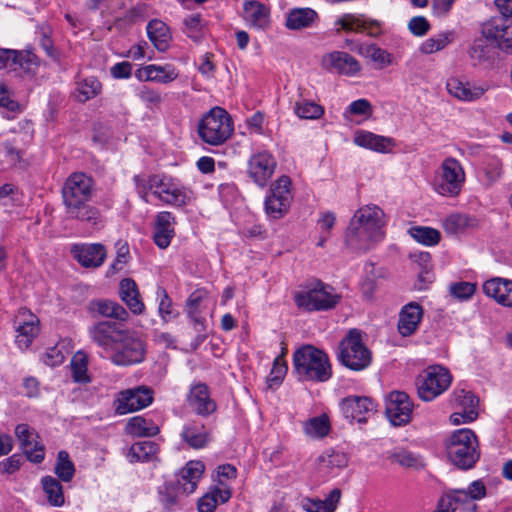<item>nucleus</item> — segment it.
Here are the masks:
<instances>
[{"instance_id": "24", "label": "nucleus", "mask_w": 512, "mask_h": 512, "mask_svg": "<svg viewBox=\"0 0 512 512\" xmlns=\"http://www.w3.org/2000/svg\"><path fill=\"white\" fill-rule=\"evenodd\" d=\"M482 289L487 297L493 298L499 305L512 308V280L492 278L484 282Z\"/></svg>"}, {"instance_id": "18", "label": "nucleus", "mask_w": 512, "mask_h": 512, "mask_svg": "<svg viewBox=\"0 0 512 512\" xmlns=\"http://www.w3.org/2000/svg\"><path fill=\"white\" fill-rule=\"evenodd\" d=\"M124 332L117 323L111 321H100L88 330L92 342L105 351H113Z\"/></svg>"}, {"instance_id": "13", "label": "nucleus", "mask_w": 512, "mask_h": 512, "mask_svg": "<svg viewBox=\"0 0 512 512\" xmlns=\"http://www.w3.org/2000/svg\"><path fill=\"white\" fill-rule=\"evenodd\" d=\"M481 32L485 39L495 41L500 49L512 53V18L493 17L483 23Z\"/></svg>"}, {"instance_id": "10", "label": "nucleus", "mask_w": 512, "mask_h": 512, "mask_svg": "<svg viewBox=\"0 0 512 512\" xmlns=\"http://www.w3.org/2000/svg\"><path fill=\"white\" fill-rule=\"evenodd\" d=\"M154 183V196L164 204L183 207L194 198L193 191L189 187L184 186L178 179L171 176L159 175Z\"/></svg>"}, {"instance_id": "38", "label": "nucleus", "mask_w": 512, "mask_h": 512, "mask_svg": "<svg viewBox=\"0 0 512 512\" xmlns=\"http://www.w3.org/2000/svg\"><path fill=\"white\" fill-rule=\"evenodd\" d=\"M316 11L311 8H294L287 13L286 27L301 30L310 27L317 19Z\"/></svg>"}, {"instance_id": "50", "label": "nucleus", "mask_w": 512, "mask_h": 512, "mask_svg": "<svg viewBox=\"0 0 512 512\" xmlns=\"http://www.w3.org/2000/svg\"><path fill=\"white\" fill-rule=\"evenodd\" d=\"M291 203L292 202L266 195L264 200V211L268 218L278 220L288 213Z\"/></svg>"}, {"instance_id": "34", "label": "nucleus", "mask_w": 512, "mask_h": 512, "mask_svg": "<svg viewBox=\"0 0 512 512\" xmlns=\"http://www.w3.org/2000/svg\"><path fill=\"white\" fill-rule=\"evenodd\" d=\"M35 55L29 51L0 48V69L28 68Z\"/></svg>"}, {"instance_id": "56", "label": "nucleus", "mask_w": 512, "mask_h": 512, "mask_svg": "<svg viewBox=\"0 0 512 512\" xmlns=\"http://www.w3.org/2000/svg\"><path fill=\"white\" fill-rule=\"evenodd\" d=\"M295 114L302 119H318L324 113V108L312 101H297L294 106Z\"/></svg>"}, {"instance_id": "49", "label": "nucleus", "mask_w": 512, "mask_h": 512, "mask_svg": "<svg viewBox=\"0 0 512 512\" xmlns=\"http://www.w3.org/2000/svg\"><path fill=\"white\" fill-rule=\"evenodd\" d=\"M291 203L292 202L266 195L264 200V211L268 218L278 220L288 213Z\"/></svg>"}, {"instance_id": "28", "label": "nucleus", "mask_w": 512, "mask_h": 512, "mask_svg": "<svg viewBox=\"0 0 512 512\" xmlns=\"http://www.w3.org/2000/svg\"><path fill=\"white\" fill-rule=\"evenodd\" d=\"M243 18L251 27L265 29L270 24V8L257 0H246L243 2Z\"/></svg>"}, {"instance_id": "25", "label": "nucleus", "mask_w": 512, "mask_h": 512, "mask_svg": "<svg viewBox=\"0 0 512 512\" xmlns=\"http://www.w3.org/2000/svg\"><path fill=\"white\" fill-rule=\"evenodd\" d=\"M423 309L420 304L410 302L402 307L399 313L397 328L403 337L413 335L422 320Z\"/></svg>"}, {"instance_id": "48", "label": "nucleus", "mask_w": 512, "mask_h": 512, "mask_svg": "<svg viewBox=\"0 0 512 512\" xmlns=\"http://www.w3.org/2000/svg\"><path fill=\"white\" fill-rule=\"evenodd\" d=\"M455 402L460 406L461 410L466 411L468 420L477 418L478 398L470 391L459 390L454 393Z\"/></svg>"}, {"instance_id": "52", "label": "nucleus", "mask_w": 512, "mask_h": 512, "mask_svg": "<svg viewBox=\"0 0 512 512\" xmlns=\"http://www.w3.org/2000/svg\"><path fill=\"white\" fill-rule=\"evenodd\" d=\"M291 189V178L287 175H282L271 184L267 195L292 202L293 194Z\"/></svg>"}, {"instance_id": "6", "label": "nucleus", "mask_w": 512, "mask_h": 512, "mask_svg": "<svg viewBox=\"0 0 512 512\" xmlns=\"http://www.w3.org/2000/svg\"><path fill=\"white\" fill-rule=\"evenodd\" d=\"M341 296L334 288L317 280L309 284L305 290L294 295L296 305L308 312L327 311L333 309L339 302Z\"/></svg>"}, {"instance_id": "17", "label": "nucleus", "mask_w": 512, "mask_h": 512, "mask_svg": "<svg viewBox=\"0 0 512 512\" xmlns=\"http://www.w3.org/2000/svg\"><path fill=\"white\" fill-rule=\"evenodd\" d=\"M14 327L17 333L16 344L21 349L28 348L40 331L38 317L26 308L19 309Z\"/></svg>"}, {"instance_id": "55", "label": "nucleus", "mask_w": 512, "mask_h": 512, "mask_svg": "<svg viewBox=\"0 0 512 512\" xmlns=\"http://www.w3.org/2000/svg\"><path fill=\"white\" fill-rule=\"evenodd\" d=\"M483 172L488 185L496 183L503 175V162L500 158L487 157L483 164Z\"/></svg>"}, {"instance_id": "45", "label": "nucleus", "mask_w": 512, "mask_h": 512, "mask_svg": "<svg viewBox=\"0 0 512 512\" xmlns=\"http://www.w3.org/2000/svg\"><path fill=\"white\" fill-rule=\"evenodd\" d=\"M158 446L152 441H140L134 443L129 450L131 462H148L157 453Z\"/></svg>"}, {"instance_id": "29", "label": "nucleus", "mask_w": 512, "mask_h": 512, "mask_svg": "<svg viewBox=\"0 0 512 512\" xmlns=\"http://www.w3.org/2000/svg\"><path fill=\"white\" fill-rule=\"evenodd\" d=\"M354 143L357 146L373 150L378 153H389L396 143L391 137L374 134L370 131H357L354 136Z\"/></svg>"}, {"instance_id": "31", "label": "nucleus", "mask_w": 512, "mask_h": 512, "mask_svg": "<svg viewBox=\"0 0 512 512\" xmlns=\"http://www.w3.org/2000/svg\"><path fill=\"white\" fill-rule=\"evenodd\" d=\"M174 223L175 219L171 212L162 211L157 214L153 239L159 248L165 249L170 245L175 234Z\"/></svg>"}, {"instance_id": "62", "label": "nucleus", "mask_w": 512, "mask_h": 512, "mask_svg": "<svg viewBox=\"0 0 512 512\" xmlns=\"http://www.w3.org/2000/svg\"><path fill=\"white\" fill-rule=\"evenodd\" d=\"M186 27V34L194 41H199L202 38L201 34V16L199 14L189 15L184 19Z\"/></svg>"}, {"instance_id": "41", "label": "nucleus", "mask_w": 512, "mask_h": 512, "mask_svg": "<svg viewBox=\"0 0 512 512\" xmlns=\"http://www.w3.org/2000/svg\"><path fill=\"white\" fill-rule=\"evenodd\" d=\"M126 432L135 437H153L159 433V427L151 419L135 416L129 419Z\"/></svg>"}, {"instance_id": "1", "label": "nucleus", "mask_w": 512, "mask_h": 512, "mask_svg": "<svg viewBox=\"0 0 512 512\" xmlns=\"http://www.w3.org/2000/svg\"><path fill=\"white\" fill-rule=\"evenodd\" d=\"M94 190L93 179L82 172L72 173L62 187V199L68 218L99 229L103 226L100 211L89 204Z\"/></svg>"}, {"instance_id": "60", "label": "nucleus", "mask_w": 512, "mask_h": 512, "mask_svg": "<svg viewBox=\"0 0 512 512\" xmlns=\"http://www.w3.org/2000/svg\"><path fill=\"white\" fill-rule=\"evenodd\" d=\"M0 107L5 108L8 113L12 114H18L23 111V106L11 98L10 91L3 82H0Z\"/></svg>"}, {"instance_id": "5", "label": "nucleus", "mask_w": 512, "mask_h": 512, "mask_svg": "<svg viewBox=\"0 0 512 512\" xmlns=\"http://www.w3.org/2000/svg\"><path fill=\"white\" fill-rule=\"evenodd\" d=\"M197 131L204 143L220 146L232 135L233 121L226 110L221 107H213L202 116Z\"/></svg>"}, {"instance_id": "51", "label": "nucleus", "mask_w": 512, "mask_h": 512, "mask_svg": "<svg viewBox=\"0 0 512 512\" xmlns=\"http://www.w3.org/2000/svg\"><path fill=\"white\" fill-rule=\"evenodd\" d=\"M454 39V32L447 31L439 33L431 38L425 40L421 46L420 51L424 54H432L442 50Z\"/></svg>"}, {"instance_id": "46", "label": "nucleus", "mask_w": 512, "mask_h": 512, "mask_svg": "<svg viewBox=\"0 0 512 512\" xmlns=\"http://www.w3.org/2000/svg\"><path fill=\"white\" fill-rule=\"evenodd\" d=\"M71 373L75 382L86 384L91 381L88 374V358L87 355L78 351L71 359Z\"/></svg>"}, {"instance_id": "12", "label": "nucleus", "mask_w": 512, "mask_h": 512, "mask_svg": "<svg viewBox=\"0 0 512 512\" xmlns=\"http://www.w3.org/2000/svg\"><path fill=\"white\" fill-rule=\"evenodd\" d=\"M342 415L350 422L364 424L377 411L374 401L367 396L349 395L339 402Z\"/></svg>"}, {"instance_id": "58", "label": "nucleus", "mask_w": 512, "mask_h": 512, "mask_svg": "<svg viewBox=\"0 0 512 512\" xmlns=\"http://www.w3.org/2000/svg\"><path fill=\"white\" fill-rule=\"evenodd\" d=\"M158 177H159V174L150 175V176L135 175L133 177L136 191H137L138 195L140 196V198L144 202H146V203L149 202L148 195H149L150 191H152V193L154 194V184H155L154 180L158 179Z\"/></svg>"}, {"instance_id": "2", "label": "nucleus", "mask_w": 512, "mask_h": 512, "mask_svg": "<svg viewBox=\"0 0 512 512\" xmlns=\"http://www.w3.org/2000/svg\"><path fill=\"white\" fill-rule=\"evenodd\" d=\"M385 214L377 205L359 208L352 217L346 232L347 246L357 252H367L385 236Z\"/></svg>"}, {"instance_id": "16", "label": "nucleus", "mask_w": 512, "mask_h": 512, "mask_svg": "<svg viewBox=\"0 0 512 512\" xmlns=\"http://www.w3.org/2000/svg\"><path fill=\"white\" fill-rule=\"evenodd\" d=\"M413 404L407 393L391 392L386 399V415L394 426H403L411 419Z\"/></svg>"}, {"instance_id": "20", "label": "nucleus", "mask_w": 512, "mask_h": 512, "mask_svg": "<svg viewBox=\"0 0 512 512\" xmlns=\"http://www.w3.org/2000/svg\"><path fill=\"white\" fill-rule=\"evenodd\" d=\"M15 436L28 460L41 463L44 460V447L37 441L38 434L27 424L21 423L15 427Z\"/></svg>"}, {"instance_id": "26", "label": "nucleus", "mask_w": 512, "mask_h": 512, "mask_svg": "<svg viewBox=\"0 0 512 512\" xmlns=\"http://www.w3.org/2000/svg\"><path fill=\"white\" fill-rule=\"evenodd\" d=\"M180 437L190 448L202 449L210 441V431L203 423L193 420L184 424Z\"/></svg>"}, {"instance_id": "39", "label": "nucleus", "mask_w": 512, "mask_h": 512, "mask_svg": "<svg viewBox=\"0 0 512 512\" xmlns=\"http://www.w3.org/2000/svg\"><path fill=\"white\" fill-rule=\"evenodd\" d=\"M120 296L134 314H140L144 310V304L140 300L136 283L125 278L120 282Z\"/></svg>"}, {"instance_id": "32", "label": "nucleus", "mask_w": 512, "mask_h": 512, "mask_svg": "<svg viewBox=\"0 0 512 512\" xmlns=\"http://www.w3.org/2000/svg\"><path fill=\"white\" fill-rule=\"evenodd\" d=\"M89 313L96 317L114 318L120 321H126L128 313L119 303L108 299L92 300L88 304Z\"/></svg>"}, {"instance_id": "8", "label": "nucleus", "mask_w": 512, "mask_h": 512, "mask_svg": "<svg viewBox=\"0 0 512 512\" xmlns=\"http://www.w3.org/2000/svg\"><path fill=\"white\" fill-rule=\"evenodd\" d=\"M417 393L423 401H432L451 384V375L440 365L430 366L419 374L415 381Z\"/></svg>"}, {"instance_id": "63", "label": "nucleus", "mask_w": 512, "mask_h": 512, "mask_svg": "<svg viewBox=\"0 0 512 512\" xmlns=\"http://www.w3.org/2000/svg\"><path fill=\"white\" fill-rule=\"evenodd\" d=\"M475 290L476 285L470 282H457L450 286L451 295L461 300L470 298L475 293Z\"/></svg>"}, {"instance_id": "36", "label": "nucleus", "mask_w": 512, "mask_h": 512, "mask_svg": "<svg viewBox=\"0 0 512 512\" xmlns=\"http://www.w3.org/2000/svg\"><path fill=\"white\" fill-rule=\"evenodd\" d=\"M147 35L154 47L164 52L169 48L171 34L168 26L161 20H151L147 25Z\"/></svg>"}, {"instance_id": "9", "label": "nucleus", "mask_w": 512, "mask_h": 512, "mask_svg": "<svg viewBox=\"0 0 512 512\" xmlns=\"http://www.w3.org/2000/svg\"><path fill=\"white\" fill-rule=\"evenodd\" d=\"M465 179V171L460 161L454 157H447L439 167L435 190L442 196L456 197L460 194Z\"/></svg>"}, {"instance_id": "23", "label": "nucleus", "mask_w": 512, "mask_h": 512, "mask_svg": "<svg viewBox=\"0 0 512 512\" xmlns=\"http://www.w3.org/2000/svg\"><path fill=\"white\" fill-rule=\"evenodd\" d=\"M323 66L339 74L354 76L361 70V65L356 58L342 51L328 53L322 58Z\"/></svg>"}, {"instance_id": "15", "label": "nucleus", "mask_w": 512, "mask_h": 512, "mask_svg": "<svg viewBox=\"0 0 512 512\" xmlns=\"http://www.w3.org/2000/svg\"><path fill=\"white\" fill-rule=\"evenodd\" d=\"M276 159L269 152L263 151L253 154L247 165V173L252 181L259 187H265L275 172Z\"/></svg>"}, {"instance_id": "4", "label": "nucleus", "mask_w": 512, "mask_h": 512, "mask_svg": "<svg viewBox=\"0 0 512 512\" xmlns=\"http://www.w3.org/2000/svg\"><path fill=\"white\" fill-rule=\"evenodd\" d=\"M445 446L448 459L461 470L473 468L480 458L477 436L471 429L454 431L447 438Z\"/></svg>"}, {"instance_id": "7", "label": "nucleus", "mask_w": 512, "mask_h": 512, "mask_svg": "<svg viewBox=\"0 0 512 512\" xmlns=\"http://www.w3.org/2000/svg\"><path fill=\"white\" fill-rule=\"evenodd\" d=\"M338 360L353 371L367 368L372 361V353L362 341L361 332L351 329L339 343Z\"/></svg>"}, {"instance_id": "19", "label": "nucleus", "mask_w": 512, "mask_h": 512, "mask_svg": "<svg viewBox=\"0 0 512 512\" xmlns=\"http://www.w3.org/2000/svg\"><path fill=\"white\" fill-rule=\"evenodd\" d=\"M186 401L191 410L202 417L211 415L217 409L216 402L210 396L209 387L202 382L190 386Z\"/></svg>"}, {"instance_id": "14", "label": "nucleus", "mask_w": 512, "mask_h": 512, "mask_svg": "<svg viewBox=\"0 0 512 512\" xmlns=\"http://www.w3.org/2000/svg\"><path fill=\"white\" fill-rule=\"evenodd\" d=\"M153 392L149 387L139 386L121 391L116 400V412L128 414L149 406L152 403Z\"/></svg>"}, {"instance_id": "47", "label": "nucleus", "mask_w": 512, "mask_h": 512, "mask_svg": "<svg viewBox=\"0 0 512 512\" xmlns=\"http://www.w3.org/2000/svg\"><path fill=\"white\" fill-rule=\"evenodd\" d=\"M409 235L425 246H435L440 242L441 234L437 229L426 226H415L409 229Z\"/></svg>"}, {"instance_id": "61", "label": "nucleus", "mask_w": 512, "mask_h": 512, "mask_svg": "<svg viewBox=\"0 0 512 512\" xmlns=\"http://www.w3.org/2000/svg\"><path fill=\"white\" fill-rule=\"evenodd\" d=\"M490 51L491 48L485 40L476 39L469 50V55L475 63L481 64L489 59Z\"/></svg>"}, {"instance_id": "57", "label": "nucleus", "mask_w": 512, "mask_h": 512, "mask_svg": "<svg viewBox=\"0 0 512 512\" xmlns=\"http://www.w3.org/2000/svg\"><path fill=\"white\" fill-rule=\"evenodd\" d=\"M470 225V218L465 214H452L448 216L443 227L446 233L456 235L464 231Z\"/></svg>"}, {"instance_id": "59", "label": "nucleus", "mask_w": 512, "mask_h": 512, "mask_svg": "<svg viewBox=\"0 0 512 512\" xmlns=\"http://www.w3.org/2000/svg\"><path fill=\"white\" fill-rule=\"evenodd\" d=\"M157 299L159 300L158 311L161 318L167 322L176 317L177 313L172 309V301L169 298L166 290L158 287L156 291Z\"/></svg>"}, {"instance_id": "11", "label": "nucleus", "mask_w": 512, "mask_h": 512, "mask_svg": "<svg viewBox=\"0 0 512 512\" xmlns=\"http://www.w3.org/2000/svg\"><path fill=\"white\" fill-rule=\"evenodd\" d=\"M111 360L119 366L141 363L145 358V344L135 333L125 330L121 340L113 350Z\"/></svg>"}, {"instance_id": "30", "label": "nucleus", "mask_w": 512, "mask_h": 512, "mask_svg": "<svg viewBox=\"0 0 512 512\" xmlns=\"http://www.w3.org/2000/svg\"><path fill=\"white\" fill-rule=\"evenodd\" d=\"M345 31L362 32L367 31L368 35L376 37L380 34V22L368 20L364 15L345 14L336 21Z\"/></svg>"}, {"instance_id": "44", "label": "nucleus", "mask_w": 512, "mask_h": 512, "mask_svg": "<svg viewBox=\"0 0 512 512\" xmlns=\"http://www.w3.org/2000/svg\"><path fill=\"white\" fill-rule=\"evenodd\" d=\"M41 484L51 506L61 507L64 505V492L59 480L52 476H45L42 478Z\"/></svg>"}, {"instance_id": "22", "label": "nucleus", "mask_w": 512, "mask_h": 512, "mask_svg": "<svg viewBox=\"0 0 512 512\" xmlns=\"http://www.w3.org/2000/svg\"><path fill=\"white\" fill-rule=\"evenodd\" d=\"M446 89L452 97L460 101L473 102L479 100L486 93L488 85L475 84L452 77L447 80Z\"/></svg>"}, {"instance_id": "40", "label": "nucleus", "mask_w": 512, "mask_h": 512, "mask_svg": "<svg viewBox=\"0 0 512 512\" xmlns=\"http://www.w3.org/2000/svg\"><path fill=\"white\" fill-rule=\"evenodd\" d=\"M348 464V457L344 452L326 450L318 458L319 470L331 474L336 469H342Z\"/></svg>"}, {"instance_id": "27", "label": "nucleus", "mask_w": 512, "mask_h": 512, "mask_svg": "<svg viewBox=\"0 0 512 512\" xmlns=\"http://www.w3.org/2000/svg\"><path fill=\"white\" fill-rule=\"evenodd\" d=\"M135 76L140 81H151L162 84H168L176 80L179 74L176 68L171 64H167L164 66L150 64L138 69L136 71Z\"/></svg>"}, {"instance_id": "21", "label": "nucleus", "mask_w": 512, "mask_h": 512, "mask_svg": "<svg viewBox=\"0 0 512 512\" xmlns=\"http://www.w3.org/2000/svg\"><path fill=\"white\" fill-rule=\"evenodd\" d=\"M73 257L85 268H98L107 257L106 247L101 243L75 244L71 248Z\"/></svg>"}, {"instance_id": "54", "label": "nucleus", "mask_w": 512, "mask_h": 512, "mask_svg": "<svg viewBox=\"0 0 512 512\" xmlns=\"http://www.w3.org/2000/svg\"><path fill=\"white\" fill-rule=\"evenodd\" d=\"M36 33L39 40V44L45 51L47 56L55 61H58L59 53L55 49L53 40L51 38L52 28L48 24H42L38 26Z\"/></svg>"}, {"instance_id": "35", "label": "nucleus", "mask_w": 512, "mask_h": 512, "mask_svg": "<svg viewBox=\"0 0 512 512\" xmlns=\"http://www.w3.org/2000/svg\"><path fill=\"white\" fill-rule=\"evenodd\" d=\"M351 51L357 52L361 56L370 59L375 63L376 68L382 69L392 63V56L386 50L375 44H353Z\"/></svg>"}, {"instance_id": "37", "label": "nucleus", "mask_w": 512, "mask_h": 512, "mask_svg": "<svg viewBox=\"0 0 512 512\" xmlns=\"http://www.w3.org/2000/svg\"><path fill=\"white\" fill-rule=\"evenodd\" d=\"M229 487H213L203 495L197 504L199 512H214L219 503H226L231 498Z\"/></svg>"}, {"instance_id": "3", "label": "nucleus", "mask_w": 512, "mask_h": 512, "mask_svg": "<svg viewBox=\"0 0 512 512\" xmlns=\"http://www.w3.org/2000/svg\"><path fill=\"white\" fill-rule=\"evenodd\" d=\"M295 371L302 381L326 382L332 377L328 355L311 345L298 349L293 356Z\"/></svg>"}, {"instance_id": "43", "label": "nucleus", "mask_w": 512, "mask_h": 512, "mask_svg": "<svg viewBox=\"0 0 512 512\" xmlns=\"http://www.w3.org/2000/svg\"><path fill=\"white\" fill-rule=\"evenodd\" d=\"M76 99L85 103L86 101L95 98L102 91L101 82L94 76L81 78L76 82Z\"/></svg>"}, {"instance_id": "42", "label": "nucleus", "mask_w": 512, "mask_h": 512, "mask_svg": "<svg viewBox=\"0 0 512 512\" xmlns=\"http://www.w3.org/2000/svg\"><path fill=\"white\" fill-rule=\"evenodd\" d=\"M304 433L315 439H322L327 436L331 430L330 419L327 414L312 417L303 424Z\"/></svg>"}, {"instance_id": "33", "label": "nucleus", "mask_w": 512, "mask_h": 512, "mask_svg": "<svg viewBox=\"0 0 512 512\" xmlns=\"http://www.w3.org/2000/svg\"><path fill=\"white\" fill-rule=\"evenodd\" d=\"M205 470L201 461H189L181 470L178 486L185 494L193 493Z\"/></svg>"}, {"instance_id": "53", "label": "nucleus", "mask_w": 512, "mask_h": 512, "mask_svg": "<svg viewBox=\"0 0 512 512\" xmlns=\"http://www.w3.org/2000/svg\"><path fill=\"white\" fill-rule=\"evenodd\" d=\"M54 472L64 482L72 480L75 473V466L70 460L68 452L64 450L58 452Z\"/></svg>"}, {"instance_id": "64", "label": "nucleus", "mask_w": 512, "mask_h": 512, "mask_svg": "<svg viewBox=\"0 0 512 512\" xmlns=\"http://www.w3.org/2000/svg\"><path fill=\"white\" fill-rule=\"evenodd\" d=\"M138 97L149 108L157 106L162 102L161 94L158 91L146 86H143L139 90Z\"/></svg>"}]
</instances>
